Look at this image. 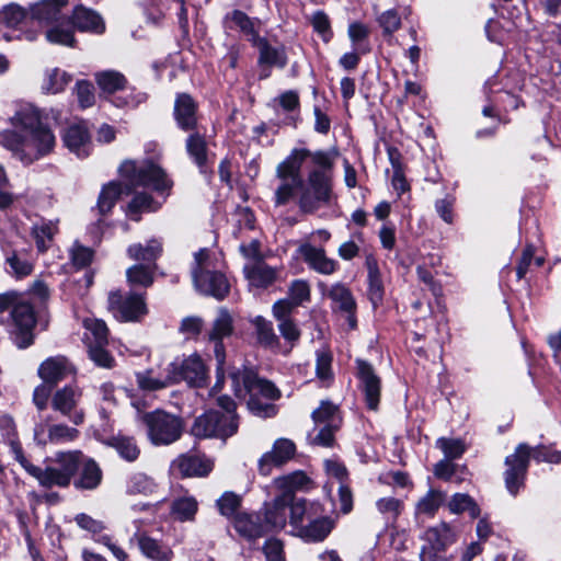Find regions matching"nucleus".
<instances>
[{"label": "nucleus", "mask_w": 561, "mask_h": 561, "mask_svg": "<svg viewBox=\"0 0 561 561\" xmlns=\"http://www.w3.org/2000/svg\"><path fill=\"white\" fill-rule=\"evenodd\" d=\"M108 309L116 319L124 322L139 321L148 313L145 296L140 294L123 296L119 291L111 293Z\"/></svg>", "instance_id": "11"}, {"label": "nucleus", "mask_w": 561, "mask_h": 561, "mask_svg": "<svg viewBox=\"0 0 561 561\" xmlns=\"http://www.w3.org/2000/svg\"><path fill=\"white\" fill-rule=\"evenodd\" d=\"M168 367L174 383L184 380L192 387H203L208 378V370L197 354L175 359Z\"/></svg>", "instance_id": "13"}, {"label": "nucleus", "mask_w": 561, "mask_h": 561, "mask_svg": "<svg viewBox=\"0 0 561 561\" xmlns=\"http://www.w3.org/2000/svg\"><path fill=\"white\" fill-rule=\"evenodd\" d=\"M62 141L79 158H87L91 152V136L84 122L70 124L62 134Z\"/></svg>", "instance_id": "20"}, {"label": "nucleus", "mask_w": 561, "mask_h": 561, "mask_svg": "<svg viewBox=\"0 0 561 561\" xmlns=\"http://www.w3.org/2000/svg\"><path fill=\"white\" fill-rule=\"evenodd\" d=\"M233 525L237 533L248 540H255L268 533L261 516L256 514H239Z\"/></svg>", "instance_id": "32"}, {"label": "nucleus", "mask_w": 561, "mask_h": 561, "mask_svg": "<svg viewBox=\"0 0 561 561\" xmlns=\"http://www.w3.org/2000/svg\"><path fill=\"white\" fill-rule=\"evenodd\" d=\"M238 427L237 414H221L219 411H208L194 421L191 432L198 438L217 437L226 439L234 435Z\"/></svg>", "instance_id": "9"}, {"label": "nucleus", "mask_w": 561, "mask_h": 561, "mask_svg": "<svg viewBox=\"0 0 561 561\" xmlns=\"http://www.w3.org/2000/svg\"><path fill=\"white\" fill-rule=\"evenodd\" d=\"M260 343L265 346H274L278 343V337L274 332L272 322L265 318L257 316L253 319Z\"/></svg>", "instance_id": "61"}, {"label": "nucleus", "mask_w": 561, "mask_h": 561, "mask_svg": "<svg viewBox=\"0 0 561 561\" xmlns=\"http://www.w3.org/2000/svg\"><path fill=\"white\" fill-rule=\"evenodd\" d=\"M445 493L431 489L416 504L419 514L434 515L445 501Z\"/></svg>", "instance_id": "58"}, {"label": "nucleus", "mask_w": 561, "mask_h": 561, "mask_svg": "<svg viewBox=\"0 0 561 561\" xmlns=\"http://www.w3.org/2000/svg\"><path fill=\"white\" fill-rule=\"evenodd\" d=\"M529 458V446L526 444H519L515 453L511 456H507L505 459V465L507 466V469L504 473L505 485L508 492L513 495H516L519 488L523 485Z\"/></svg>", "instance_id": "15"}, {"label": "nucleus", "mask_w": 561, "mask_h": 561, "mask_svg": "<svg viewBox=\"0 0 561 561\" xmlns=\"http://www.w3.org/2000/svg\"><path fill=\"white\" fill-rule=\"evenodd\" d=\"M288 304L283 301H276L274 302L272 307V312L274 318L278 322V331L280 332L282 336L290 342H297L300 337V330L296 322L291 319V313L294 311H290L288 309Z\"/></svg>", "instance_id": "28"}, {"label": "nucleus", "mask_w": 561, "mask_h": 561, "mask_svg": "<svg viewBox=\"0 0 561 561\" xmlns=\"http://www.w3.org/2000/svg\"><path fill=\"white\" fill-rule=\"evenodd\" d=\"M333 523L329 517L312 516L308 519V524L298 528V533L295 535L305 541L317 542L322 541L332 530Z\"/></svg>", "instance_id": "34"}, {"label": "nucleus", "mask_w": 561, "mask_h": 561, "mask_svg": "<svg viewBox=\"0 0 561 561\" xmlns=\"http://www.w3.org/2000/svg\"><path fill=\"white\" fill-rule=\"evenodd\" d=\"M67 3V0H42L38 3H35L30 9V18L32 20H37L39 23H54L58 26L61 22H67L66 20H60V9Z\"/></svg>", "instance_id": "33"}, {"label": "nucleus", "mask_w": 561, "mask_h": 561, "mask_svg": "<svg viewBox=\"0 0 561 561\" xmlns=\"http://www.w3.org/2000/svg\"><path fill=\"white\" fill-rule=\"evenodd\" d=\"M28 16L30 12H26L18 4L11 3L0 11V25L16 27Z\"/></svg>", "instance_id": "59"}, {"label": "nucleus", "mask_w": 561, "mask_h": 561, "mask_svg": "<svg viewBox=\"0 0 561 561\" xmlns=\"http://www.w3.org/2000/svg\"><path fill=\"white\" fill-rule=\"evenodd\" d=\"M75 522L80 529L89 533L95 542L106 547L116 560L126 561L128 559V553L115 542L113 537L103 534L107 528L103 520L96 519L89 514L80 513L75 516Z\"/></svg>", "instance_id": "14"}, {"label": "nucleus", "mask_w": 561, "mask_h": 561, "mask_svg": "<svg viewBox=\"0 0 561 561\" xmlns=\"http://www.w3.org/2000/svg\"><path fill=\"white\" fill-rule=\"evenodd\" d=\"M173 469L182 477L207 476L213 469V462L197 455H182L173 462Z\"/></svg>", "instance_id": "27"}, {"label": "nucleus", "mask_w": 561, "mask_h": 561, "mask_svg": "<svg viewBox=\"0 0 561 561\" xmlns=\"http://www.w3.org/2000/svg\"><path fill=\"white\" fill-rule=\"evenodd\" d=\"M79 436V431L66 424H37L34 428V439L38 445L64 444L75 440Z\"/></svg>", "instance_id": "21"}, {"label": "nucleus", "mask_w": 561, "mask_h": 561, "mask_svg": "<svg viewBox=\"0 0 561 561\" xmlns=\"http://www.w3.org/2000/svg\"><path fill=\"white\" fill-rule=\"evenodd\" d=\"M290 501L278 494L265 502L262 508L263 522L267 531H278L285 528L288 519V505Z\"/></svg>", "instance_id": "22"}, {"label": "nucleus", "mask_w": 561, "mask_h": 561, "mask_svg": "<svg viewBox=\"0 0 561 561\" xmlns=\"http://www.w3.org/2000/svg\"><path fill=\"white\" fill-rule=\"evenodd\" d=\"M174 115L179 126L184 130L193 129L196 125V105L186 94H179L174 104Z\"/></svg>", "instance_id": "35"}, {"label": "nucleus", "mask_w": 561, "mask_h": 561, "mask_svg": "<svg viewBox=\"0 0 561 561\" xmlns=\"http://www.w3.org/2000/svg\"><path fill=\"white\" fill-rule=\"evenodd\" d=\"M82 398V389L77 385H67L51 397V408L67 417L73 425H80L84 421V412L79 409Z\"/></svg>", "instance_id": "12"}, {"label": "nucleus", "mask_w": 561, "mask_h": 561, "mask_svg": "<svg viewBox=\"0 0 561 561\" xmlns=\"http://www.w3.org/2000/svg\"><path fill=\"white\" fill-rule=\"evenodd\" d=\"M122 186L118 183L111 182L107 185H105L98 199V209L102 215L107 214L111 211L113 206L115 205L116 201L122 194Z\"/></svg>", "instance_id": "54"}, {"label": "nucleus", "mask_w": 561, "mask_h": 561, "mask_svg": "<svg viewBox=\"0 0 561 561\" xmlns=\"http://www.w3.org/2000/svg\"><path fill=\"white\" fill-rule=\"evenodd\" d=\"M85 332L83 334V342L87 346L106 345L107 344V328L104 321L98 319L87 318L83 320Z\"/></svg>", "instance_id": "43"}, {"label": "nucleus", "mask_w": 561, "mask_h": 561, "mask_svg": "<svg viewBox=\"0 0 561 561\" xmlns=\"http://www.w3.org/2000/svg\"><path fill=\"white\" fill-rule=\"evenodd\" d=\"M70 81L71 77L66 71L55 68L45 73L42 89L46 93L56 94L64 91Z\"/></svg>", "instance_id": "48"}, {"label": "nucleus", "mask_w": 561, "mask_h": 561, "mask_svg": "<svg viewBox=\"0 0 561 561\" xmlns=\"http://www.w3.org/2000/svg\"><path fill=\"white\" fill-rule=\"evenodd\" d=\"M368 267V297L371 304L378 306L383 296V285L375 261H367Z\"/></svg>", "instance_id": "47"}, {"label": "nucleus", "mask_w": 561, "mask_h": 561, "mask_svg": "<svg viewBox=\"0 0 561 561\" xmlns=\"http://www.w3.org/2000/svg\"><path fill=\"white\" fill-rule=\"evenodd\" d=\"M332 176L324 170H312L307 179V187L301 192L298 205L305 214H313L331 201Z\"/></svg>", "instance_id": "7"}, {"label": "nucleus", "mask_w": 561, "mask_h": 561, "mask_svg": "<svg viewBox=\"0 0 561 561\" xmlns=\"http://www.w3.org/2000/svg\"><path fill=\"white\" fill-rule=\"evenodd\" d=\"M136 380L139 388L148 391L161 390L171 385H174L169 368L167 369V375L164 377H152V370L137 373Z\"/></svg>", "instance_id": "46"}, {"label": "nucleus", "mask_w": 561, "mask_h": 561, "mask_svg": "<svg viewBox=\"0 0 561 561\" xmlns=\"http://www.w3.org/2000/svg\"><path fill=\"white\" fill-rule=\"evenodd\" d=\"M0 432L3 443L10 447L14 459L20 463L26 457L24 456L22 445L19 440L15 424L12 417L3 415L0 416Z\"/></svg>", "instance_id": "37"}, {"label": "nucleus", "mask_w": 561, "mask_h": 561, "mask_svg": "<svg viewBox=\"0 0 561 561\" xmlns=\"http://www.w3.org/2000/svg\"><path fill=\"white\" fill-rule=\"evenodd\" d=\"M13 124L23 129L24 134L33 131L36 128H42L44 125L41 123L39 114L32 107L20 110L13 117Z\"/></svg>", "instance_id": "53"}, {"label": "nucleus", "mask_w": 561, "mask_h": 561, "mask_svg": "<svg viewBox=\"0 0 561 561\" xmlns=\"http://www.w3.org/2000/svg\"><path fill=\"white\" fill-rule=\"evenodd\" d=\"M102 470L93 459H87L83 462L79 478L75 481V486L81 490H94L102 481Z\"/></svg>", "instance_id": "38"}, {"label": "nucleus", "mask_w": 561, "mask_h": 561, "mask_svg": "<svg viewBox=\"0 0 561 561\" xmlns=\"http://www.w3.org/2000/svg\"><path fill=\"white\" fill-rule=\"evenodd\" d=\"M121 170L136 186H149L156 192L164 193L169 192L173 185L164 170L151 161H145L140 164L135 161H126Z\"/></svg>", "instance_id": "8"}, {"label": "nucleus", "mask_w": 561, "mask_h": 561, "mask_svg": "<svg viewBox=\"0 0 561 561\" xmlns=\"http://www.w3.org/2000/svg\"><path fill=\"white\" fill-rule=\"evenodd\" d=\"M298 254L308 267L321 275H332L339 268V263L329 257L323 248H317L309 242H304L297 249Z\"/></svg>", "instance_id": "19"}, {"label": "nucleus", "mask_w": 561, "mask_h": 561, "mask_svg": "<svg viewBox=\"0 0 561 561\" xmlns=\"http://www.w3.org/2000/svg\"><path fill=\"white\" fill-rule=\"evenodd\" d=\"M73 27L95 34H102L105 31V24L96 12L79 5L73 11L72 21L53 26L46 32V38L53 44L73 46Z\"/></svg>", "instance_id": "4"}, {"label": "nucleus", "mask_w": 561, "mask_h": 561, "mask_svg": "<svg viewBox=\"0 0 561 561\" xmlns=\"http://www.w3.org/2000/svg\"><path fill=\"white\" fill-rule=\"evenodd\" d=\"M243 273L250 285L259 288L271 286L278 275V271L276 268L268 266L263 261L245 264Z\"/></svg>", "instance_id": "31"}, {"label": "nucleus", "mask_w": 561, "mask_h": 561, "mask_svg": "<svg viewBox=\"0 0 561 561\" xmlns=\"http://www.w3.org/2000/svg\"><path fill=\"white\" fill-rule=\"evenodd\" d=\"M147 434L153 445H170L182 434L183 424L179 416L162 410H156L142 415Z\"/></svg>", "instance_id": "6"}, {"label": "nucleus", "mask_w": 561, "mask_h": 561, "mask_svg": "<svg viewBox=\"0 0 561 561\" xmlns=\"http://www.w3.org/2000/svg\"><path fill=\"white\" fill-rule=\"evenodd\" d=\"M127 254L135 261L154 262L162 254V242L158 239H151L146 245L131 244L127 249Z\"/></svg>", "instance_id": "40"}, {"label": "nucleus", "mask_w": 561, "mask_h": 561, "mask_svg": "<svg viewBox=\"0 0 561 561\" xmlns=\"http://www.w3.org/2000/svg\"><path fill=\"white\" fill-rule=\"evenodd\" d=\"M310 285L305 279H295L288 287V297L277 301L287 302L288 309L294 311L297 307L310 300Z\"/></svg>", "instance_id": "41"}, {"label": "nucleus", "mask_w": 561, "mask_h": 561, "mask_svg": "<svg viewBox=\"0 0 561 561\" xmlns=\"http://www.w3.org/2000/svg\"><path fill=\"white\" fill-rule=\"evenodd\" d=\"M259 49V66H275L284 68L287 58L284 49L271 46L265 38L260 37L254 44Z\"/></svg>", "instance_id": "36"}, {"label": "nucleus", "mask_w": 561, "mask_h": 561, "mask_svg": "<svg viewBox=\"0 0 561 561\" xmlns=\"http://www.w3.org/2000/svg\"><path fill=\"white\" fill-rule=\"evenodd\" d=\"M82 457L80 450L59 451L54 458L56 466H47L43 469L33 465L27 458L20 465L44 488H67L78 471Z\"/></svg>", "instance_id": "2"}, {"label": "nucleus", "mask_w": 561, "mask_h": 561, "mask_svg": "<svg viewBox=\"0 0 561 561\" xmlns=\"http://www.w3.org/2000/svg\"><path fill=\"white\" fill-rule=\"evenodd\" d=\"M95 80L100 89L106 93H114L122 90L126 84L125 77L121 72L114 70L98 72L95 75Z\"/></svg>", "instance_id": "50"}, {"label": "nucleus", "mask_w": 561, "mask_h": 561, "mask_svg": "<svg viewBox=\"0 0 561 561\" xmlns=\"http://www.w3.org/2000/svg\"><path fill=\"white\" fill-rule=\"evenodd\" d=\"M376 507L387 523H393L402 513L404 504L393 496H386L377 500Z\"/></svg>", "instance_id": "51"}, {"label": "nucleus", "mask_w": 561, "mask_h": 561, "mask_svg": "<svg viewBox=\"0 0 561 561\" xmlns=\"http://www.w3.org/2000/svg\"><path fill=\"white\" fill-rule=\"evenodd\" d=\"M226 21L231 23V27H238L248 39L254 44L259 38L257 31L255 28V21L250 19L244 12L234 10L226 15Z\"/></svg>", "instance_id": "44"}, {"label": "nucleus", "mask_w": 561, "mask_h": 561, "mask_svg": "<svg viewBox=\"0 0 561 561\" xmlns=\"http://www.w3.org/2000/svg\"><path fill=\"white\" fill-rule=\"evenodd\" d=\"M356 366L359 389L364 394L366 405L369 410L376 411L381 397V380L368 362L357 359Z\"/></svg>", "instance_id": "16"}, {"label": "nucleus", "mask_w": 561, "mask_h": 561, "mask_svg": "<svg viewBox=\"0 0 561 561\" xmlns=\"http://www.w3.org/2000/svg\"><path fill=\"white\" fill-rule=\"evenodd\" d=\"M11 316L16 327V345L20 348L28 347L34 340L32 330L36 323L33 307L27 302H18L14 305Z\"/></svg>", "instance_id": "17"}, {"label": "nucleus", "mask_w": 561, "mask_h": 561, "mask_svg": "<svg viewBox=\"0 0 561 561\" xmlns=\"http://www.w3.org/2000/svg\"><path fill=\"white\" fill-rule=\"evenodd\" d=\"M233 331L232 317L228 310L221 308L214 320L213 328L209 332V340L214 341L215 355L219 364L224 363L225 352L221 340L229 336Z\"/></svg>", "instance_id": "24"}, {"label": "nucleus", "mask_w": 561, "mask_h": 561, "mask_svg": "<svg viewBox=\"0 0 561 561\" xmlns=\"http://www.w3.org/2000/svg\"><path fill=\"white\" fill-rule=\"evenodd\" d=\"M75 373V367L65 356H54L45 359L38 367V376L45 383H58Z\"/></svg>", "instance_id": "23"}, {"label": "nucleus", "mask_w": 561, "mask_h": 561, "mask_svg": "<svg viewBox=\"0 0 561 561\" xmlns=\"http://www.w3.org/2000/svg\"><path fill=\"white\" fill-rule=\"evenodd\" d=\"M451 513L460 514L468 512L472 518L480 515V508L471 496L465 493H456L448 503Z\"/></svg>", "instance_id": "55"}, {"label": "nucleus", "mask_w": 561, "mask_h": 561, "mask_svg": "<svg viewBox=\"0 0 561 561\" xmlns=\"http://www.w3.org/2000/svg\"><path fill=\"white\" fill-rule=\"evenodd\" d=\"M312 419L316 424L341 425L339 408L330 401H322L319 408L312 412Z\"/></svg>", "instance_id": "49"}, {"label": "nucleus", "mask_w": 561, "mask_h": 561, "mask_svg": "<svg viewBox=\"0 0 561 561\" xmlns=\"http://www.w3.org/2000/svg\"><path fill=\"white\" fill-rule=\"evenodd\" d=\"M127 282L133 286L149 287L153 283V268L144 264H136L126 271Z\"/></svg>", "instance_id": "56"}, {"label": "nucleus", "mask_w": 561, "mask_h": 561, "mask_svg": "<svg viewBox=\"0 0 561 561\" xmlns=\"http://www.w3.org/2000/svg\"><path fill=\"white\" fill-rule=\"evenodd\" d=\"M335 305V308L345 312H355L356 302L351 290L341 283H335L324 293Z\"/></svg>", "instance_id": "39"}, {"label": "nucleus", "mask_w": 561, "mask_h": 561, "mask_svg": "<svg viewBox=\"0 0 561 561\" xmlns=\"http://www.w3.org/2000/svg\"><path fill=\"white\" fill-rule=\"evenodd\" d=\"M210 266L211 261L207 249H201L194 254L192 276L195 288L204 295L213 296L218 300L224 299L229 291V283L222 273L211 271Z\"/></svg>", "instance_id": "5"}, {"label": "nucleus", "mask_w": 561, "mask_h": 561, "mask_svg": "<svg viewBox=\"0 0 561 561\" xmlns=\"http://www.w3.org/2000/svg\"><path fill=\"white\" fill-rule=\"evenodd\" d=\"M377 22L385 36H391L401 27V18L394 9L380 13L377 16Z\"/></svg>", "instance_id": "63"}, {"label": "nucleus", "mask_w": 561, "mask_h": 561, "mask_svg": "<svg viewBox=\"0 0 561 561\" xmlns=\"http://www.w3.org/2000/svg\"><path fill=\"white\" fill-rule=\"evenodd\" d=\"M188 154L194 159L198 167H203L207 160V145L203 136L192 134L186 140Z\"/></svg>", "instance_id": "60"}, {"label": "nucleus", "mask_w": 561, "mask_h": 561, "mask_svg": "<svg viewBox=\"0 0 561 561\" xmlns=\"http://www.w3.org/2000/svg\"><path fill=\"white\" fill-rule=\"evenodd\" d=\"M310 482V478L304 471H295L274 479L273 484L278 495L291 502L294 499H297L295 493L305 490Z\"/></svg>", "instance_id": "30"}, {"label": "nucleus", "mask_w": 561, "mask_h": 561, "mask_svg": "<svg viewBox=\"0 0 561 561\" xmlns=\"http://www.w3.org/2000/svg\"><path fill=\"white\" fill-rule=\"evenodd\" d=\"M58 226L54 221H42L33 227L32 234L39 252H45L51 244Z\"/></svg>", "instance_id": "45"}, {"label": "nucleus", "mask_w": 561, "mask_h": 561, "mask_svg": "<svg viewBox=\"0 0 561 561\" xmlns=\"http://www.w3.org/2000/svg\"><path fill=\"white\" fill-rule=\"evenodd\" d=\"M133 539L137 540L141 553L152 561H171L173 558V551L167 543L145 533H136Z\"/></svg>", "instance_id": "26"}, {"label": "nucleus", "mask_w": 561, "mask_h": 561, "mask_svg": "<svg viewBox=\"0 0 561 561\" xmlns=\"http://www.w3.org/2000/svg\"><path fill=\"white\" fill-rule=\"evenodd\" d=\"M245 391L250 397L259 398L262 396L267 400H276L280 397V391L276 386L266 379L260 378L254 371L245 370L241 375Z\"/></svg>", "instance_id": "25"}, {"label": "nucleus", "mask_w": 561, "mask_h": 561, "mask_svg": "<svg viewBox=\"0 0 561 561\" xmlns=\"http://www.w3.org/2000/svg\"><path fill=\"white\" fill-rule=\"evenodd\" d=\"M0 144L22 163L31 164L51 152L56 139L51 130L44 126L24 135L14 130H5L0 134Z\"/></svg>", "instance_id": "1"}, {"label": "nucleus", "mask_w": 561, "mask_h": 561, "mask_svg": "<svg viewBox=\"0 0 561 561\" xmlns=\"http://www.w3.org/2000/svg\"><path fill=\"white\" fill-rule=\"evenodd\" d=\"M309 156L308 149H294L290 154L276 167L278 184L274 192L276 206L288 204L302 185L301 164Z\"/></svg>", "instance_id": "3"}, {"label": "nucleus", "mask_w": 561, "mask_h": 561, "mask_svg": "<svg viewBox=\"0 0 561 561\" xmlns=\"http://www.w3.org/2000/svg\"><path fill=\"white\" fill-rule=\"evenodd\" d=\"M420 561H444L446 549L456 540V533L446 523L427 528L421 536Z\"/></svg>", "instance_id": "10"}, {"label": "nucleus", "mask_w": 561, "mask_h": 561, "mask_svg": "<svg viewBox=\"0 0 561 561\" xmlns=\"http://www.w3.org/2000/svg\"><path fill=\"white\" fill-rule=\"evenodd\" d=\"M436 446L442 449L446 459H457L466 450L465 443L459 438L440 437L436 440Z\"/></svg>", "instance_id": "62"}, {"label": "nucleus", "mask_w": 561, "mask_h": 561, "mask_svg": "<svg viewBox=\"0 0 561 561\" xmlns=\"http://www.w3.org/2000/svg\"><path fill=\"white\" fill-rule=\"evenodd\" d=\"M198 510V503L194 496L183 495L176 497L171 505V515L180 522L193 520Z\"/></svg>", "instance_id": "42"}, {"label": "nucleus", "mask_w": 561, "mask_h": 561, "mask_svg": "<svg viewBox=\"0 0 561 561\" xmlns=\"http://www.w3.org/2000/svg\"><path fill=\"white\" fill-rule=\"evenodd\" d=\"M7 263L11 268V273L20 278L30 275L33 271V264L16 252L7 257Z\"/></svg>", "instance_id": "64"}, {"label": "nucleus", "mask_w": 561, "mask_h": 561, "mask_svg": "<svg viewBox=\"0 0 561 561\" xmlns=\"http://www.w3.org/2000/svg\"><path fill=\"white\" fill-rule=\"evenodd\" d=\"M296 453V445L288 438H278L274 442L270 451L262 455L259 460V471L268 476L273 468H278L288 462Z\"/></svg>", "instance_id": "18"}, {"label": "nucleus", "mask_w": 561, "mask_h": 561, "mask_svg": "<svg viewBox=\"0 0 561 561\" xmlns=\"http://www.w3.org/2000/svg\"><path fill=\"white\" fill-rule=\"evenodd\" d=\"M156 483L145 473H134L129 477L126 485L128 494L148 495L154 492Z\"/></svg>", "instance_id": "57"}, {"label": "nucleus", "mask_w": 561, "mask_h": 561, "mask_svg": "<svg viewBox=\"0 0 561 561\" xmlns=\"http://www.w3.org/2000/svg\"><path fill=\"white\" fill-rule=\"evenodd\" d=\"M110 445L118 453L123 459L127 461H135L140 454L136 442L131 437L122 435L115 436L111 438Z\"/></svg>", "instance_id": "52"}, {"label": "nucleus", "mask_w": 561, "mask_h": 561, "mask_svg": "<svg viewBox=\"0 0 561 561\" xmlns=\"http://www.w3.org/2000/svg\"><path fill=\"white\" fill-rule=\"evenodd\" d=\"M319 511L320 505L317 503H309L305 499H294L288 505L290 533L296 535L298 528L305 525V520L318 515Z\"/></svg>", "instance_id": "29"}]
</instances>
